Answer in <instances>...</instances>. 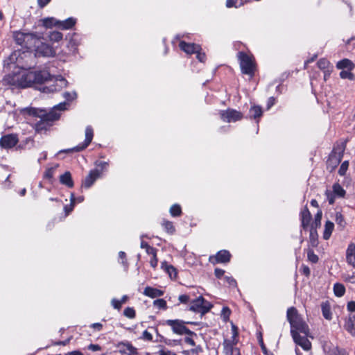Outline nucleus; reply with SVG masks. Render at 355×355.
Wrapping results in <instances>:
<instances>
[{"label": "nucleus", "instance_id": "f257e3e1", "mask_svg": "<svg viewBox=\"0 0 355 355\" xmlns=\"http://www.w3.org/2000/svg\"><path fill=\"white\" fill-rule=\"evenodd\" d=\"M67 106L68 104L67 103H60L55 105L49 112L44 109L26 107L21 110V113L24 115L40 118V121L35 124V130L37 131H42L46 130L51 126L53 121L59 119L60 112L67 110Z\"/></svg>", "mask_w": 355, "mask_h": 355}, {"label": "nucleus", "instance_id": "f03ea898", "mask_svg": "<svg viewBox=\"0 0 355 355\" xmlns=\"http://www.w3.org/2000/svg\"><path fill=\"white\" fill-rule=\"evenodd\" d=\"M34 85H42L49 81L53 82V84L49 86H44L40 87L39 89L46 94H51L60 91L67 85V80L62 76L55 77L51 76L47 70L34 71Z\"/></svg>", "mask_w": 355, "mask_h": 355}, {"label": "nucleus", "instance_id": "7ed1b4c3", "mask_svg": "<svg viewBox=\"0 0 355 355\" xmlns=\"http://www.w3.org/2000/svg\"><path fill=\"white\" fill-rule=\"evenodd\" d=\"M287 320L291 325V334L301 333L306 336H310L308 324L303 320L295 307H291L287 310Z\"/></svg>", "mask_w": 355, "mask_h": 355}, {"label": "nucleus", "instance_id": "20e7f679", "mask_svg": "<svg viewBox=\"0 0 355 355\" xmlns=\"http://www.w3.org/2000/svg\"><path fill=\"white\" fill-rule=\"evenodd\" d=\"M33 71L22 70L12 75H8L4 80L9 85L18 87L26 88L34 85Z\"/></svg>", "mask_w": 355, "mask_h": 355}, {"label": "nucleus", "instance_id": "39448f33", "mask_svg": "<svg viewBox=\"0 0 355 355\" xmlns=\"http://www.w3.org/2000/svg\"><path fill=\"white\" fill-rule=\"evenodd\" d=\"M238 332L236 327L232 326V336L231 339H225L223 343L225 355H240V351L236 347L238 343Z\"/></svg>", "mask_w": 355, "mask_h": 355}, {"label": "nucleus", "instance_id": "423d86ee", "mask_svg": "<svg viewBox=\"0 0 355 355\" xmlns=\"http://www.w3.org/2000/svg\"><path fill=\"white\" fill-rule=\"evenodd\" d=\"M238 58L242 73L253 76L256 68L254 58L243 52L238 53Z\"/></svg>", "mask_w": 355, "mask_h": 355}, {"label": "nucleus", "instance_id": "0eeeda50", "mask_svg": "<svg viewBox=\"0 0 355 355\" xmlns=\"http://www.w3.org/2000/svg\"><path fill=\"white\" fill-rule=\"evenodd\" d=\"M15 42L27 49H31L33 43L39 42V37L33 33H24L22 32H16L14 33Z\"/></svg>", "mask_w": 355, "mask_h": 355}, {"label": "nucleus", "instance_id": "6e6552de", "mask_svg": "<svg viewBox=\"0 0 355 355\" xmlns=\"http://www.w3.org/2000/svg\"><path fill=\"white\" fill-rule=\"evenodd\" d=\"M35 47V55L36 57H54L56 54L55 49L49 44L42 42L39 39L33 45Z\"/></svg>", "mask_w": 355, "mask_h": 355}, {"label": "nucleus", "instance_id": "1a4fd4ad", "mask_svg": "<svg viewBox=\"0 0 355 355\" xmlns=\"http://www.w3.org/2000/svg\"><path fill=\"white\" fill-rule=\"evenodd\" d=\"M211 307L212 305L209 302L200 297L191 303L190 310L195 312L205 313L208 312Z\"/></svg>", "mask_w": 355, "mask_h": 355}, {"label": "nucleus", "instance_id": "9d476101", "mask_svg": "<svg viewBox=\"0 0 355 355\" xmlns=\"http://www.w3.org/2000/svg\"><path fill=\"white\" fill-rule=\"evenodd\" d=\"M221 119L227 123L236 122L243 118V114L234 109H227L220 112Z\"/></svg>", "mask_w": 355, "mask_h": 355}, {"label": "nucleus", "instance_id": "9b49d317", "mask_svg": "<svg viewBox=\"0 0 355 355\" xmlns=\"http://www.w3.org/2000/svg\"><path fill=\"white\" fill-rule=\"evenodd\" d=\"M167 324L172 327L173 331L178 334L182 335H193L195 334L193 331H190L184 326V322L179 320H167Z\"/></svg>", "mask_w": 355, "mask_h": 355}, {"label": "nucleus", "instance_id": "f8f14e48", "mask_svg": "<svg viewBox=\"0 0 355 355\" xmlns=\"http://www.w3.org/2000/svg\"><path fill=\"white\" fill-rule=\"evenodd\" d=\"M94 137V131L90 125H88L85 129V139L83 143L78 145L72 149H68L64 150H61V152H68V151H80L86 148L89 144L92 142Z\"/></svg>", "mask_w": 355, "mask_h": 355}, {"label": "nucleus", "instance_id": "ddd939ff", "mask_svg": "<svg viewBox=\"0 0 355 355\" xmlns=\"http://www.w3.org/2000/svg\"><path fill=\"white\" fill-rule=\"evenodd\" d=\"M345 147L343 146L334 148L332 153L329 155L328 164L331 165L333 168L336 167L341 161Z\"/></svg>", "mask_w": 355, "mask_h": 355}, {"label": "nucleus", "instance_id": "4468645a", "mask_svg": "<svg viewBox=\"0 0 355 355\" xmlns=\"http://www.w3.org/2000/svg\"><path fill=\"white\" fill-rule=\"evenodd\" d=\"M301 333H293L291 335L294 342L300 346L304 350L309 351L311 349V343L305 335L301 336Z\"/></svg>", "mask_w": 355, "mask_h": 355}, {"label": "nucleus", "instance_id": "2eb2a0df", "mask_svg": "<svg viewBox=\"0 0 355 355\" xmlns=\"http://www.w3.org/2000/svg\"><path fill=\"white\" fill-rule=\"evenodd\" d=\"M17 136L13 134L4 135L0 139V145L4 148H12L17 144Z\"/></svg>", "mask_w": 355, "mask_h": 355}, {"label": "nucleus", "instance_id": "dca6fc26", "mask_svg": "<svg viewBox=\"0 0 355 355\" xmlns=\"http://www.w3.org/2000/svg\"><path fill=\"white\" fill-rule=\"evenodd\" d=\"M101 171L99 169L92 170L89 175L85 178L83 185L85 188H89L94 182L101 176Z\"/></svg>", "mask_w": 355, "mask_h": 355}, {"label": "nucleus", "instance_id": "f3484780", "mask_svg": "<svg viewBox=\"0 0 355 355\" xmlns=\"http://www.w3.org/2000/svg\"><path fill=\"white\" fill-rule=\"evenodd\" d=\"M231 257L230 253L227 250L219 251L214 257H210L209 260L214 264L216 263H227Z\"/></svg>", "mask_w": 355, "mask_h": 355}, {"label": "nucleus", "instance_id": "a211bd4d", "mask_svg": "<svg viewBox=\"0 0 355 355\" xmlns=\"http://www.w3.org/2000/svg\"><path fill=\"white\" fill-rule=\"evenodd\" d=\"M180 48L187 54L196 53L201 50L199 45L193 43H187L185 42H180L179 44Z\"/></svg>", "mask_w": 355, "mask_h": 355}, {"label": "nucleus", "instance_id": "6ab92c4d", "mask_svg": "<svg viewBox=\"0 0 355 355\" xmlns=\"http://www.w3.org/2000/svg\"><path fill=\"white\" fill-rule=\"evenodd\" d=\"M346 259L347 263L355 268V244L354 243H349L347 248Z\"/></svg>", "mask_w": 355, "mask_h": 355}, {"label": "nucleus", "instance_id": "aec40b11", "mask_svg": "<svg viewBox=\"0 0 355 355\" xmlns=\"http://www.w3.org/2000/svg\"><path fill=\"white\" fill-rule=\"evenodd\" d=\"M119 351L121 354L133 355L137 353V349L130 343H121L118 345Z\"/></svg>", "mask_w": 355, "mask_h": 355}, {"label": "nucleus", "instance_id": "412c9836", "mask_svg": "<svg viewBox=\"0 0 355 355\" xmlns=\"http://www.w3.org/2000/svg\"><path fill=\"white\" fill-rule=\"evenodd\" d=\"M300 217L302 227L304 229H306L309 227L311 219V214L306 207L302 210Z\"/></svg>", "mask_w": 355, "mask_h": 355}, {"label": "nucleus", "instance_id": "4be33fe9", "mask_svg": "<svg viewBox=\"0 0 355 355\" xmlns=\"http://www.w3.org/2000/svg\"><path fill=\"white\" fill-rule=\"evenodd\" d=\"M344 328L352 336H355V316L350 315L348 318L345 320Z\"/></svg>", "mask_w": 355, "mask_h": 355}, {"label": "nucleus", "instance_id": "5701e85b", "mask_svg": "<svg viewBox=\"0 0 355 355\" xmlns=\"http://www.w3.org/2000/svg\"><path fill=\"white\" fill-rule=\"evenodd\" d=\"M60 182L62 184L65 185L69 188L73 187V181L69 171H66L64 174L60 176Z\"/></svg>", "mask_w": 355, "mask_h": 355}, {"label": "nucleus", "instance_id": "b1692460", "mask_svg": "<svg viewBox=\"0 0 355 355\" xmlns=\"http://www.w3.org/2000/svg\"><path fill=\"white\" fill-rule=\"evenodd\" d=\"M161 268L168 275L170 278L175 279L176 277V269L172 265L164 261L162 263Z\"/></svg>", "mask_w": 355, "mask_h": 355}, {"label": "nucleus", "instance_id": "393cba45", "mask_svg": "<svg viewBox=\"0 0 355 355\" xmlns=\"http://www.w3.org/2000/svg\"><path fill=\"white\" fill-rule=\"evenodd\" d=\"M76 23V19L73 17H69L64 21H60L58 23V28L63 30H68L71 28Z\"/></svg>", "mask_w": 355, "mask_h": 355}, {"label": "nucleus", "instance_id": "a878e982", "mask_svg": "<svg viewBox=\"0 0 355 355\" xmlns=\"http://www.w3.org/2000/svg\"><path fill=\"white\" fill-rule=\"evenodd\" d=\"M58 167L59 164H55L53 166L47 168L44 172V178L49 180L51 182H53L54 175Z\"/></svg>", "mask_w": 355, "mask_h": 355}, {"label": "nucleus", "instance_id": "bb28decb", "mask_svg": "<svg viewBox=\"0 0 355 355\" xmlns=\"http://www.w3.org/2000/svg\"><path fill=\"white\" fill-rule=\"evenodd\" d=\"M42 26L46 28H51L53 26L58 27L59 20L54 17H46L41 20Z\"/></svg>", "mask_w": 355, "mask_h": 355}, {"label": "nucleus", "instance_id": "cd10ccee", "mask_svg": "<svg viewBox=\"0 0 355 355\" xmlns=\"http://www.w3.org/2000/svg\"><path fill=\"white\" fill-rule=\"evenodd\" d=\"M336 67L339 69H347L351 71L354 68V64L349 59H343L337 63Z\"/></svg>", "mask_w": 355, "mask_h": 355}, {"label": "nucleus", "instance_id": "c85d7f7f", "mask_svg": "<svg viewBox=\"0 0 355 355\" xmlns=\"http://www.w3.org/2000/svg\"><path fill=\"white\" fill-rule=\"evenodd\" d=\"M161 226L164 230L169 234H173L175 232V226L171 221L163 220L161 223Z\"/></svg>", "mask_w": 355, "mask_h": 355}, {"label": "nucleus", "instance_id": "c756f323", "mask_svg": "<svg viewBox=\"0 0 355 355\" xmlns=\"http://www.w3.org/2000/svg\"><path fill=\"white\" fill-rule=\"evenodd\" d=\"M334 224L332 222L329 220L326 222L323 232V239L324 240H328L330 238L331 233L334 230Z\"/></svg>", "mask_w": 355, "mask_h": 355}, {"label": "nucleus", "instance_id": "7c9ffc66", "mask_svg": "<svg viewBox=\"0 0 355 355\" xmlns=\"http://www.w3.org/2000/svg\"><path fill=\"white\" fill-rule=\"evenodd\" d=\"M141 248H146V252L148 254H151L153 255V259L150 261V264L153 268L155 267V264L153 262L154 260L155 259V252H154V249L153 248H150L147 243L143 241L141 243Z\"/></svg>", "mask_w": 355, "mask_h": 355}, {"label": "nucleus", "instance_id": "2f4dec72", "mask_svg": "<svg viewBox=\"0 0 355 355\" xmlns=\"http://www.w3.org/2000/svg\"><path fill=\"white\" fill-rule=\"evenodd\" d=\"M322 312L325 319L330 320L332 318L330 306L328 303L325 302L322 304Z\"/></svg>", "mask_w": 355, "mask_h": 355}, {"label": "nucleus", "instance_id": "473e14b6", "mask_svg": "<svg viewBox=\"0 0 355 355\" xmlns=\"http://www.w3.org/2000/svg\"><path fill=\"white\" fill-rule=\"evenodd\" d=\"M63 97L66 99L67 101L64 103H67L68 104L67 109L69 106V102L76 99L77 98V93L75 91L73 92H65L62 94Z\"/></svg>", "mask_w": 355, "mask_h": 355}, {"label": "nucleus", "instance_id": "72a5a7b5", "mask_svg": "<svg viewBox=\"0 0 355 355\" xmlns=\"http://www.w3.org/2000/svg\"><path fill=\"white\" fill-rule=\"evenodd\" d=\"M309 242L312 247H316L318 245V234L313 227H311V230L310 231Z\"/></svg>", "mask_w": 355, "mask_h": 355}, {"label": "nucleus", "instance_id": "f704fd0d", "mask_svg": "<svg viewBox=\"0 0 355 355\" xmlns=\"http://www.w3.org/2000/svg\"><path fill=\"white\" fill-rule=\"evenodd\" d=\"M62 34L58 31L51 32L49 35V38L51 42H58L62 40Z\"/></svg>", "mask_w": 355, "mask_h": 355}, {"label": "nucleus", "instance_id": "c9c22d12", "mask_svg": "<svg viewBox=\"0 0 355 355\" xmlns=\"http://www.w3.org/2000/svg\"><path fill=\"white\" fill-rule=\"evenodd\" d=\"M334 291L336 296L341 297L345 294V286L341 284H335L334 286Z\"/></svg>", "mask_w": 355, "mask_h": 355}, {"label": "nucleus", "instance_id": "e433bc0d", "mask_svg": "<svg viewBox=\"0 0 355 355\" xmlns=\"http://www.w3.org/2000/svg\"><path fill=\"white\" fill-rule=\"evenodd\" d=\"M250 114L251 117L257 119L262 115V110L259 106H253L250 110Z\"/></svg>", "mask_w": 355, "mask_h": 355}, {"label": "nucleus", "instance_id": "4c0bfd02", "mask_svg": "<svg viewBox=\"0 0 355 355\" xmlns=\"http://www.w3.org/2000/svg\"><path fill=\"white\" fill-rule=\"evenodd\" d=\"M318 67L321 69V70H327V69H329L330 67H331V64L329 62V61H328L327 59L325 58H321L318 60Z\"/></svg>", "mask_w": 355, "mask_h": 355}, {"label": "nucleus", "instance_id": "58836bf2", "mask_svg": "<svg viewBox=\"0 0 355 355\" xmlns=\"http://www.w3.org/2000/svg\"><path fill=\"white\" fill-rule=\"evenodd\" d=\"M170 214L173 217L180 216L182 214V209L179 205L175 204L170 208Z\"/></svg>", "mask_w": 355, "mask_h": 355}, {"label": "nucleus", "instance_id": "ea45409f", "mask_svg": "<svg viewBox=\"0 0 355 355\" xmlns=\"http://www.w3.org/2000/svg\"><path fill=\"white\" fill-rule=\"evenodd\" d=\"M333 192L335 196L338 197H344L345 191L338 184H334L333 186Z\"/></svg>", "mask_w": 355, "mask_h": 355}, {"label": "nucleus", "instance_id": "a19ab883", "mask_svg": "<svg viewBox=\"0 0 355 355\" xmlns=\"http://www.w3.org/2000/svg\"><path fill=\"white\" fill-rule=\"evenodd\" d=\"M83 200H84V197L83 196L76 198L73 193H71V196H70L71 208H70L69 211L73 210V207L76 203H80V202H83Z\"/></svg>", "mask_w": 355, "mask_h": 355}, {"label": "nucleus", "instance_id": "79ce46f5", "mask_svg": "<svg viewBox=\"0 0 355 355\" xmlns=\"http://www.w3.org/2000/svg\"><path fill=\"white\" fill-rule=\"evenodd\" d=\"M321 219H322V211H319L315 216V220L311 227H313V229H316L317 227H320V224H321Z\"/></svg>", "mask_w": 355, "mask_h": 355}, {"label": "nucleus", "instance_id": "37998d69", "mask_svg": "<svg viewBox=\"0 0 355 355\" xmlns=\"http://www.w3.org/2000/svg\"><path fill=\"white\" fill-rule=\"evenodd\" d=\"M123 314L128 318H134L135 317V311L133 308L127 307L124 309Z\"/></svg>", "mask_w": 355, "mask_h": 355}, {"label": "nucleus", "instance_id": "c03bdc74", "mask_svg": "<svg viewBox=\"0 0 355 355\" xmlns=\"http://www.w3.org/2000/svg\"><path fill=\"white\" fill-rule=\"evenodd\" d=\"M307 257L309 261L312 263H317L318 261V257L313 252L312 250H308Z\"/></svg>", "mask_w": 355, "mask_h": 355}, {"label": "nucleus", "instance_id": "a18cd8bd", "mask_svg": "<svg viewBox=\"0 0 355 355\" xmlns=\"http://www.w3.org/2000/svg\"><path fill=\"white\" fill-rule=\"evenodd\" d=\"M144 294L146 296H148L151 298L155 297V289L149 286H147L144 291Z\"/></svg>", "mask_w": 355, "mask_h": 355}, {"label": "nucleus", "instance_id": "49530a36", "mask_svg": "<svg viewBox=\"0 0 355 355\" xmlns=\"http://www.w3.org/2000/svg\"><path fill=\"white\" fill-rule=\"evenodd\" d=\"M348 166H349L348 161H345L344 162H343L339 168V171H338L339 175H340L342 176L345 175L347 171Z\"/></svg>", "mask_w": 355, "mask_h": 355}, {"label": "nucleus", "instance_id": "de8ad7c7", "mask_svg": "<svg viewBox=\"0 0 355 355\" xmlns=\"http://www.w3.org/2000/svg\"><path fill=\"white\" fill-rule=\"evenodd\" d=\"M336 222L338 225L341 226L342 227H345V222L341 214H336Z\"/></svg>", "mask_w": 355, "mask_h": 355}, {"label": "nucleus", "instance_id": "09e8293b", "mask_svg": "<svg viewBox=\"0 0 355 355\" xmlns=\"http://www.w3.org/2000/svg\"><path fill=\"white\" fill-rule=\"evenodd\" d=\"M225 282L227 284L231 287H236V282L234 279H233L232 277H224Z\"/></svg>", "mask_w": 355, "mask_h": 355}, {"label": "nucleus", "instance_id": "8fccbe9b", "mask_svg": "<svg viewBox=\"0 0 355 355\" xmlns=\"http://www.w3.org/2000/svg\"><path fill=\"white\" fill-rule=\"evenodd\" d=\"M157 308L162 310H166L167 308L166 302L163 299L157 300Z\"/></svg>", "mask_w": 355, "mask_h": 355}, {"label": "nucleus", "instance_id": "3c124183", "mask_svg": "<svg viewBox=\"0 0 355 355\" xmlns=\"http://www.w3.org/2000/svg\"><path fill=\"white\" fill-rule=\"evenodd\" d=\"M340 76L342 78H348L349 80L354 79V75L351 72L347 71H342L340 73Z\"/></svg>", "mask_w": 355, "mask_h": 355}, {"label": "nucleus", "instance_id": "603ef678", "mask_svg": "<svg viewBox=\"0 0 355 355\" xmlns=\"http://www.w3.org/2000/svg\"><path fill=\"white\" fill-rule=\"evenodd\" d=\"M237 3H238V0H227L226 6L227 8H231L233 6L237 8L238 6L243 5V3H241L239 4H238Z\"/></svg>", "mask_w": 355, "mask_h": 355}, {"label": "nucleus", "instance_id": "864d4df0", "mask_svg": "<svg viewBox=\"0 0 355 355\" xmlns=\"http://www.w3.org/2000/svg\"><path fill=\"white\" fill-rule=\"evenodd\" d=\"M230 309L227 308V307L223 308L221 315H222V317L223 318V319L225 320H228V318L230 317Z\"/></svg>", "mask_w": 355, "mask_h": 355}, {"label": "nucleus", "instance_id": "5fc2aeb1", "mask_svg": "<svg viewBox=\"0 0 355 355\" xmlns=\"http://www.w3.org/2000/svg\"><path fill=\"white\" fill-rule=\"evenodd\" d=\"M112 306L115 309L119 310L121 307V302L117 299H112L111 301Z\"/></svg>", "mask_w": 355, "mask_h": 355}, {"label": "nucleus", "instance_id": "6e6d98bb", "mask_svg": "<svg viewBox=\"0 0 355 355\" xmlns=\"http://www.w3.org/2000/svg\"><path fill=\"white\" fill-rule=\"evenodd\" d=\"M326 195H327V200L329 201V203L330 205H332L334 204V201H335V198H334V194L331 193L330 191H326Z\"/></svg>", "mask_w": 355, "mask_h": 355}, {"label": "nucleus", "instance_id": "4d7b16f0", "mask_svg": "<svg viewBox=\"0 0 355 355\" xmlns=\"http://www.w3.org/2000/svg\"><path fill=\"white\" fill-rule=\"evenodd\" d=\"M144 340H151L153 339V336L148 331H144L141 337Z\"/></svg>", "mask_w": 355, "mask_h": 355}, {"label": "nucleus", "instance_id": "13d9d810", "mask_svg": "<svg viewBox=\"0 0 355 355\" xmlns=\"http://www.w3.org/2000/svg\"><path fill=\"white\" fill-rule=\"evenodd\" d=\"M214 273L217 278L220 279L223 276L225 270L220 268H216Z\"/></svg>", "mask_w": 355, "mask_h": 355}, {"label": "nucleus", "instance_id": "bf43d9fd", "mask_svg": "<svg viewBox=\"0 0 355 355\" xmlns=\"http://www.w3.org/2000/svg\"><path fill=\"white\" fill-rule=\"evenodd\" d=\"M119 259H121L122 261H121V263L125 266V267H127V263H126V261L125 260V253L124 252H119Z\"/></svg>", "mask_w": 355, "mask_h": 355}, {"label": "nucleus", "instance_id": "052dcab7", "mask_svg": "<svg viewBox=\"0 0 355 355\" xmlns=\"http://www.w3.org/2000/svg\"><path fill=\"white\" fill-rule=\"evenodd\" d=\"M51 0H37V3L40 8H42L45 7Z\"/></svg>", "mask_w": 355, "mask_h": 355}, {"label": "nucleus", "instance_id": "680f3d73", "mask_svg": "<svg viewBox=\"0 0 355 355\" xmlns=\"http://www.w3.org/2000/svg\"><path fill=\"white\" fill-rule=\"evenodd\" d=\"M197 54L196 57L200 62H204L205 60V54L204 53H200V51L196 53Z\"/></svg>", "mask_w": 355, "mask_h": 355}, {"label": "nucleus", "instance_id": "e2e57ef3", "mask_svg": "<svg viewBox=\"0 0 355 355\" xmlns=\"http://www.w3.org/2000/svg\"><path fill=\"white\" fill-rule=\"evenodd\" d=\"M347 309L348 311L353 312L355 311V302L351 301L347 304Z\"/></svg>", "mask_w": 355, "mask_h": 355}, {"label": "nucleus", "instance_id": "0e129e2a", "mask_svg": "<svg viewBox=\"0 0 355 355\" xmlns=\"http://www.w3.org/2000/svg\"><path fill=\"white\" fill-rule=\"evenodd\" d=\"M88 349L95 352L101 350V347L98 345L90 344L88 346Z\"/></svg>", "mask_w": 355, "mask_h": 355}, {"label": "nucleus", "instance_id": "69168bd1", "mask_svg": "<svg viewBox=\"0 0 355 355\" xmlns=\"http://www.w3.org/2000/svg\"><path fill=\"white\" fill-rule=\"evenodd\" d=\"M189 296L187 295H182L179 296V300L182 303H186L189 301Z\"/></svg>", "mask_w": 355, "mask_h": 355}, {"label": "nucleus", "instance_id": "338daca9", "mask_svg": "<svg viewBox=\"0 0 355 355\" xmlns=\"http://www.w3.org/2000/svg\"><path fill=\"white\" fill-rule=\"evenodd\" d=\"M96 166H98V167H101L102 170H103L104 168H106V166H107V163L105 162H101V161H99V162H96Z\"/></svg>", "mask_w": 355, "mask_h": 355}, {"label": "nucleus", "instance_id": "774afa93", "mask_svg": "<svg viewBox=\"0 0 355 355\" xmlns=\"http://www.w3.org/2000/svg\"><path fill=\"white\" fill-rule=\"evenodd\" d=\"M159 355H175L168 350L162 349L159 351Z\"/></svg>", "mask_w": 355, "mask_h": 355}]
</instances>
